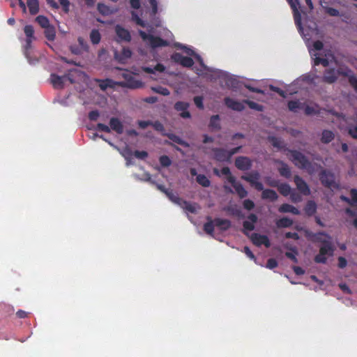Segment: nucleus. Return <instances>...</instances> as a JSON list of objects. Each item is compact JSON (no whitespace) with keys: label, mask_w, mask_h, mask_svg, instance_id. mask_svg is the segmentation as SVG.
<instances>
[{"label":"nucleus","mask_w":357,"mask_h":357,"mask_svg":"<svg viewBox=\"0 0 357 357\" xmlns=\"http://www.w3.org/2000/svg\"><path fill=\"white\" fill-rule=\"evenodd\" d=\"M96 82H99V86L101 90L105 91L108 87H111L112 79H106L105 80L96 79Z\"/></svg>","instance_id":"09e8293b"},{"label":"nucleus","mask_w":357,"mask_h":357,"mask_svg":"<svg viewBox=\"0 0 357 357\" xmlns=\"http://www.w3.org/2000/svg\"><path fill=\"white\" fill-rule=\"evenodd\" d=\"M288 151L290 153V159L296 167L307 170L309 174L314 172V165L305 155L296 150L289 149Z\"/></svg>","instance_id":"f257e3e1"},{"label":"nucleus","mask_w":357,"mask_h":357,"mask_svg":"<svg viewBox=\"0 0 357 357\" xmlns=\"http://www.w3.org/2000/svg\"><path fill=\"white\" fill-rule=\"evenodd\" d=\"M208 222L204 223V231L211 236H213L214 233V227L215 226L214 224V220H212L210 217L207 218Z\"/></svg>","instance_id":"c756f323"},{"label":"nucleus","mask_w":357,"mask_h":357,"mask_svg":"<svg viewBox=\"0 0 357 357\" xmlns=\"http://www.w3.org/2000/svg\"><path fill=\"white\" fill-rule=\"evenodd\" d=\"M234 163L236 167L241 171L249 170L252 166V160L247 156H238Z\"/></svg>","instance_id":"9d476101"},{"label":"nucleus","mask_w":357,"mask_h":357,"mask_svg":"<svg viewBox=\"0 0 357 357\" xmlns=\"http://www.w3.org/2000/svg\"><path fill=\"white\" fill-rule=\"evenodd\" d=\"M315 57L314 59V65L319 66L322 65L324 67H327L329 66V59L331 58L333 59H335L333 54L331 52L325 54V57H320L314 54Z\"/></svg>","instance_id":"6ab92c4d"},{"label":"nucleus","mask_w":357,"mask_h":357,"mask_svg":"<svg viewBox=\"0 0 357 357\" xmlns=\"http://www.w3.org/2000/svg\"><path fill=\"white\" fill-rule=\"evenodd\" d=\"M214 224L222 231H227L231 226L230 220L219 218H216L214 219Z\"/></svg>","instance_id":"5701e85b"},{"label":"nucleus","mask_w":357,"mask_h":357,"mask_svg":"<svg viewBox=\"0 0 357 357\" xmlns=\"http://www.w3.org/2000/svg\"><path fill=\"white\" fill-rule=\"evenodd\" d=\"M334 248L331 241L323 244L319 249V253L314 257V261L319 264H326L328 256L333 255Z\"/></svg>","instance_id":"39448f33"},{"label":"nucleus","mask_w":357,"mask_h":357,"mask_svg":"<svg viewBox=\"0 0 357 357\" xmlns=\"http://www.w3.org/2000/svg\"><path fill=\"white\" fill-rule=\"evenodd\" d=\"M149 3L151 7V15L154 16L158 13V2L156 0H149Z\"/></svg>","instance_id":"bf43d9fd"},{"label":"nucleus","mask_w":357,"mask_h":357,"mask_svg":"<svg viewBox=\"0 0 357 357\" xmlns=\"http://www.w3.org/2000/svg\"><path fill=\"white\" fill-rule=\"evenodd\" d=\"M97 9L98 12L104 16H107L114 13V11L112 9H111L109 6L102 3H98Z\"/></svg>","instance_id":"c85d7f7f"},{"label":"nucleus","mask_w":357,"mask_h":357,"mask_svg":"<svg viewBox=\"0 0 357 357\" xmlns=\"http://www.w3.org/2000/svg\"><path fill=\"white\" fill-rule=\"evenodd\" d=\"M220 176L222 175L227 176V180L229 183H234V180L236 179V178L231 174L230 169L228 167H224L220 170Z\"/></svg>","instance_id":"f704fd0d"},{"label":"nucleus","mask_w":357,"mask_h":357,"mask_svg":"<svg viewBox=\"0 0 357 357\" xmlns=\"http://www.w3.org/2000/svg\"><path fill=\"white\" fill-rule=\"evenodd\" d=\"M151 90L162 96H169L170 94V92L167 88L161 86L152 87Z\"/></svg>","instance_id":"de8ad7c7"},{"label":"nucleus","mask_w":357,"mask_h":357,"mask_svg":"<svg viewBox=\"0 0 357 357\" xmlns=\"http://www.w3.org/2000/svg\"><path fill=\"white\" fill-rule=\"evenodd\" d=\"M190 105L186 102L178 101L174 105V109L179 112H183L188 109Z\"/></svg>","instance_id":"49530a36"},{"label":"nucleus","mask_w":357,"mask_h":357,"mask_svg":"<svg viewBox=\"0 0 357 357\" xmlns=\"http://www.w3.org/2000/svg\"><path fill=\"white\" fill-rule=\"evenodd\" d=\"M287 1L293 10L295 24L298 26L301 27V15L298 10V6L300 5L299 1L298 0H287Z\"/></svg>","instance_id":"f3484780"},{"label":"nucleus","mask_w":357,"mask_h":357,"mask_svg":"<svg viewBox=\"0 0 357 357\" xmlns=\"http://www.w3.org/2000/svg\"><path fill=\"white\" fill-rule=\"evenodd\" d=\"M133 155L138 159L144 160L148 157V153L146 151H134Z\"/></svg>","instance_id":"4d7b16f0"},{"label":"nucleus","mask_w":357,"mask_h":357,"mask_svg":"<svg viewBox=\"0 0 357 357\" xmlns=\"http://www.w3.org/2000/svg\"><path fill=\"white\" fill-rule=\"evenodd\" d=\"M151 126L158 132H163L165 131L164 126L159 121L152 122Z\"/></svg>","instance_id":"13d9d810"},{"label":"nucleus","mask_w":357,"mask_h":357,"mask_svg":"<svg viewBox=\"0 0 357 357\" xmlns=\"http://www.w3.org/2000/svg\"><path fill=\"white\" fill-rule=\"evenodd\" d=\"M349 73H351V70L347 67H340L337 70L333 68H328L324 70L321 80L324 83L331 84L337 80L340 75L349 76Z\"/></svg>","instance_id":"f03ea898"},{"label":"nucleus","mask_w":357,"mask_h":357,"mask_svg":"<svg viewBox=\"0 0 357 357\" xmlns=\"http://www.w3.org/2000/svg\"><path fill=\"white\" fill-rule=\"evenodd\" d=\"M324 10H325V12L330 16L337 17V16L340 15L339 10H337L336 8H331V7H325Z\"/></svg>","instance_id":"864d4df0"},{"label":"nucleus","mask_w":357,"mask_h":357,"mask_svg":"<svg viewBox=\"0 0 357 357\" xmlns=\"http://www.w3.org/2000/svg\"><path fill=\"white\" fill-rule=\"evenodd\" d=\"M197 182L203 187L207 188L211 185L210 180L204 174H198L196 178Z\"/></svg>","instance_id":"4c0bfd02"},{"label":"nucleus","mask_w":357,"mask_h":357,"mask_svg":"<svg viewBox=\"0 0 357 357\" xmlns=\"http://www.w3.org/2000/svg\"><path fill=\"white\" fill-rule=\"evenodd\" d=\"M122 77L124 79V81L117 83V84L120 86L134 89H139L143 86V83L141 81L136 79L131 74L128 73H123Z\"/></svg>","instance_id":"423d86ee"},{"label":"nucleus","mask_w":357,"mask_h":357,"mask_svg":"<svg viewBox=\"0 0 357 357\" xmlns=\"http://www.w3.org/2000/svg\"><path fill=\"white\" fill-rule=\"evenodd\" d=\"M355 125H349L348 126V133L354 139H357V112L354 116Z\"/></svg>","instance_id":"c9c22d12"},{"label":"nucleus","mask_w":357,"mask_h":357,"mask_svg":"<svg viewBox=\"0 0 357 357\" xmlns=\"http://www.w3.org/2000/svg\"><path fill=\"white\" fill-rule=\"evenodd\" d=\"M261 198L271 202H275L278 199V195L277 192L271 189H265L261 190Z\"/></svg>","instance_id":"b1692460"},{"label":"nucleus","mask_w":357,"mask_h":357,"mask_svg":"<svg viewBox=\"0 0 357 357\" xmlns=\"http://www.w3.org/2000/svg\"><path fill=\"white\" fill-rule=\"evenodd\" d=\"M260 178V174L257 171H252L248 176H242L241 178L247 182H249L250 185L255 188V189L258 191L263 190L264 185L263 184L259 181Z\"/></svg>","instance_id":"6e6552de"},{"label":"nucleus","mask_w":357,"mask_h":357,"mask_svg":"<svg viewBox=\"0 0 357 357\" xmlns=\"http://www.w3.org/2000/svg\"><path fill=\"white\" fill-rule=\"evenodd\" d=\"M250 238L252 243L256 246L259 247L264 245L267 248L271 247V244L270 240L266 235L253 233L251 234Z\"/></svg>","instance_id":"1a4fd4ad"},{"label":"nucleus","mask_w":357,"mask_h":357,"mask_svg":"<svg viewBox=\"0 0 357 357\" xmlns=\"http://www.w3.org/2000/svg\"><path fill=\"white\" fill-rule=\"evenodd\" d=\"M334 134L332 131L324 130L322 132V135L321 138V141L324 144H328L331 142L334 139Z\"/></svg>","instance_id":"2f4dec72"},{"label":"nucleus","mask_w":357,"mask_h":357,"mask_svg":"<svg viewBox=\"0 0 357 357\" xmlns=\"http://www.w3.org/2000/svg\"><path fill=\"white\" fill-rule=\"evenodd\" d=\"M350 195L352 206L357 204V189L352 188L350 190Z\"/></svg>","instance_id":"774afa93"},{"label":"nucleus","mask_w":357,"mask_h":357,"mask_svg":"<svg viewBox=\"0 0 357 357\" xmlns=\"http://www.w3.org/2000/svg\"><path fill=\"white\" fill-rule=\"evenodd\" d=\"M248 219L249 220H245L243 222V229L246 231H252L255 229V224L257 222L258 218L255 214L251 213L248 216Z\"/></svg>","instance_id":"aec40b11"},{"label":"nucleus","mask_w":357,"mask_h":357,"mask_svg":"<svg viewBox=\"0 0 357 357\" xmlns=\"http://www.w3.org/2000/svg\"><path fill=\"white\" fill-rule=\"evenodd\" d=\"M45 37L49 40H54L56 36L55 29L52 26H49L47 28H45L44 31Z\"/></svg>","instance_id":"58836bf2"},{"label":"nucleus","mask_w":357,"mask_h":357,"mask_svg":"<svg viewBox=\"0 0 357 357\" xmlns=\"http://www.w3.org/2000/svg\"><path fill=\"white\" fill-rule=\"evenodd\" d=\"M132 20L136 22V24L142 27L146 26V23L135 13L132 14Z\"/></svg>","instance_id":"69168bd1"},{"label":"nucleus","mask_w":357,"mask_h":357,"mask_svg":"<svg viewBox=\"0 0 357 357\" xmlns=\"http://www.w3.org/2000/svg\"><path fill=\"white\" fill-rule=\"evenodd\" d=\"M293 225V220L287 217H284L279 219L276 222V225L278 228H287Z\"/></svg>","instance_id":"7c9ffc66"},{"label":"nucleus","mask_w":357,"mask_h":357,"mask_svg":"<svg viewBox=\"0 0 357 357\" xmlns=\"http://www.w3.org/2000/svg\"><path fill=\"white\" fill-rule=\"evenodd\" d=\"M115 33L117 36L116 41L121 42H130L131 40V35L128 29H126L122 26L117 24L115 26Z\"/></svg>","instance_id":"9b49d317"},{"label":"nucleus","mask_w":357,"mask_h":357,"mask_svg":"<svg viewBox=\"0 0 357 357\" xmlns=\"http://www.w3.org/2000/svg\"><path fill=\"white\" fill-rule=\"evenodd\" d=\"M288 108L290 111L296 112L298 109L303 108V104L298 100H290L288 102Z\"/></svg>","instance_id":"a19ab883"},{"label":"nucleus","mask_w":357,"mask_h":357,"mask_svg":"<svg viewBox=\"0 0 357 357\" xmlns=\"http://www.w3.org/2000/svg\"><path fill=\"white\" fill-rule=\"evenodd\" d=\"M50 82L54 89H63L64 87V77L52 73L50 75Z\"/></svg>","instance_id":"412c9836"},{"label":"nucleus","mask_w":357,"mask_h":357,"mask_svg":"<svg viewBox=\"0 0 357 357\" xmlns=\"http://www.w3.org/2000/svg\"><path fill=\"white\" fill-rule=\"evenodd\" d=\"M303 109H304L305 114L306 115H312L318 114V111H317L314 107H311L310 105H305L303 104Z\"/></svg>","instance_id":"5fc2aeb1"},{"label":"nucleus","mask_w":357,"mask_h":357,"mask_svg":"<svg viewBox=\"0 0 357 357\" xmlns=\"http://www.w3.org/2000/svg\"><path fill=\"white\" fill-rule=\"evenodd\" d=\"M294 181L296 185L298 190L304 195H309L310 190L307 183L298 175H296Z\"/></svg>","instance_id":"ddd939ff"},{"label":"nucleus","mask_w":357,"mask_h":357,"mask_svg":"<svg viewBox=\"0 0 357 357\" xmlns=\"http://www.w3.org/2000/svg\"><path fill=\"white\" fill-rule=\"evenodd\" d=\"M24 32L26 38L34 39V29L32 25H26L24 28Z\"/></svg>","instance_id":"8fccbe9b"},{"label":"nucleus","mask_w":357,"mask_h":357,"mask_svg":"<svg viewBox=\"0 0 357 357\" xmlns=\"http://www.w3.org/2000/svg\"><path fill=\"white\" fill-rule=\"evenodd\" d=\"M62 7L63 10L68 13L70 10V1L68 0H58Z\"/></svg>","instance_id":"e2e57ef3"},{"label":"nucleus","mask_w":357,"mask_h":357,"mask_svg":"<svg viewBox=\"0 0 357 357\" xmlns=\"http://www.w3.org/2000/svg\"><path fill=\"white\" fill-rule=\"evenodd\" d=\"M171 58L172 61L181 64L183 67L190 68L194 64V61L192 58L185 56L181 53L176 52L172 55Z\"/></svg>","instance_id":"f8f14e48"},{"label":"nucleus","mask_w":357,"mask_h":357,"mask_svg":"<svg viewBox=\"0 0 357 357\" xmlns=\"http://www.w3.org/2000/svg\"><path fill=\"white\" fill-rule=\"evenodd\" d=\"M166 196L173 203L177 204L186 211L190 212L192 213H195L196 212V208L192 204L179 197L177 193L173 192L172 190H169V192L166 194Z\"/></svg>","instance_id":"7ed1b4c3"},{"label":"nucleus","mask_w":357,"mask_h":357,"mask_svg":"<svg viewBox=\"0 0 357 357\" xmlns=\"http://www.w3.org/2000/svg\"><path fill=\"white\" fill-rule=\"evenodd\" d=\"M231 185L234 187V188L235 189L237 195H238V197L241 198V199H243L245 197H247L248 195V192L247 190L244 188V187L243 186V185L238 182H237L236 181V179L234 180V183H231Z\"/></svg>","instance_id":"bb28decb"},{"label":"nucleus","mask_w":357,"mask_h":357,"mask_svg":"<svg viewBox=\"0 0 357 357\" xmlns=\"http://www.w3.org/2000/svg\"><path fill=\"white\" fill-rule=\"evenodd\" d=\"M224 102L228 108L234 111L241 112L245 109L243 102H239L229 97L225 98Z\"/></svg>","instance_id":"dca6fc26"},{"label":"nucleus","mask_w":357,"mask_h":357,"mask_svg":"<svg viewBox=\"0 0 357 357\" xmlns=\"http://www.w3.org/2000/svg\"><path fill=\"white\" fill-rule=\"evenodd\" d=\"M209 127L216 130H219L221 128L220 124V116L218 114L213 115L211 117Z\"/></svg>","instance_id":"72a5a7b5"},{"label":"nucleus","mask_w":357,"mask_h":357,"mask_svg":"<svg viewBox=\"0 0 357 357\" xmlns=\"http://www.w3.org/2000/svg\"><path fill=\"white\" fill-rule=\"evenodd\" d=\"M351 73H349V76H347L349 79V82L350 85L354 88V89L357 92V77L354 75H351Z\"/></svg>","instance_id":"3c124183"},{"label":"nucleus","mask_w":357,"mask_h":357,"mask_svg":"<svg viewBox=\"0 0 357 357\" xmlns=\"http://www.w3.org/2000/svg\"><path fill=\"white\" fill-rule=\"evenodd\" d=\"M313 242L321 243L322 245L331 241V236L324 231L311 233L308 235Z\"/></svg>","instance_id":"2eb2a0df"},{"label":"nucleus","mask_w":357,"mask_h":357,"mask_svg":"<svg viewBox=\"0 0 357 357\" xmlns=\"http://www.w3.org/2000/svg\"><path fill=\"white\" fill-rule=\"evenodd\" d=\"M169 139L172 141H173L174 142L178 144H180V145H183L184 144V141L178 136L174 135V134H169L167 135Z\"/></svg>","instance_id":"6e6d98bb"},{"label":"nucleus","mask_w":357,"mask_h":357,"mask_svg":"<svg viewBox=\"0 0 357 357\" xmlns=\"http://www.w3.org/2000/svg\"><path fill=\"white\" fill-rule=\"evenodd\" d=\"M90 39L93 45H97L100 43L101 36L98 30L93 29L90 33Z\"/></svg>","instance_id":"79ce46f5"},{"label":"nucleus","mask_w":357,"mask_h":357,"mask_svg":"<svg viewBox=\"0 0 357 357\" xmlns=\"http://www.w3.org/2000/svg\"><path fill=\"white\" fill-rule=\"evenodd\" d=\"M195 105L200 109H204L203 98L202 96H195L193 99Z\"/></svg>","instance_id":"338daca9"},{"label":"nucleus","mask_w":357,"mask_h":357,"mask_svg":"<svg viewBox=\"0 0 357 357\" xmlns=\"http://www.w3.org/2000/svg\"><path fill=\"white\" fill-rule=\"evenodd\" d=\"M291 252H287L285 253V256L291 259L294 263H298V259L296 258V255H298L297 249L295 247L290 248Z\"/></svg>","instance_id":"a18cd8bd"},{"label":"nucleus","mask_w":357,"mask_h":357,"mask_svg":"<svg viewBox=\"0 0 357 357\" xmlns=\"http://www.w3.org/2000/svg\"><path fill=\"white\" fill-rule=\"evenodd\" d=\"M243 102L247 104L250 109L257 110L258 112H262L264 110V106L259 105L254 101H251L249 100H244Z\"/></svg>","instance_id":"c03bdc74"},{"label":"nucleus","mask_w":357,"mask_h":357,"mask_svg":"<svg viewBox=\"0 0 357 357\" xmlns=\"http://www.w3.org/2000/svg\"><path fill=\"white\" fill-rule=\"evenodd\" d=\"M317 204L312 200H309L305 206L304 211L307 216L311 217L317 212Z\"/></svg>","instance_id":"a878e982"},{"label":"nucleus","mask_w":357,"mask_h":357,"mask_svg":"<svg viewBox=\"0 0 357 357\" xmlns=\"http://www.w3.org/2000/svg\"><path fill=\"white\" fill-rule=\"evenodd\" d=\"M110 130H112L118 134L123 132V125L122 122L116 117H112L109 120Z\"/></svg>","instance_id":"a211bd4d"},{"label":"nucleus","mask_w":357,"mask_h":357,"mask_svg":"<svg viewBox=\"0 0 357 357\" xmlns=\"http://www.w3.org/2000/svg\"><path fill=\"white\" fill-rule=\"evenodd\" d=\"M139 34L142 39L144 41H149L150 46L152 48L159 47H167L169 45V42L158 36H154L151 34H148L144 31L139 30Z\"/></svg>","instance_id":"20e7f679"},{"label":"nucleus","mask_w":357,"mask_h":357,"mask_svg":"<svg viewBox=\"0 0 357 357\" xmlns=\"http://www.w3.org/2000/svg\"><path fill=\"white\" fill-rule=\"evenodd\" d=\"M26 5L31 15H36L39 12L38 0H27Z\"/></svg>","instance_id":"cd10ccee"},{"label":"nucleus","mask_w":357,"mask_h":357,"mask_svg":"<svg viewBox=\"0 0 357 357\" xmlns=\"http://www.w3.org/2000/svg\"><path fill=\"white\" fill-rule=\"evenodd\" d=\"M278 211L280 213H291L294 215H299L300 211L294 207V206L289 204H282L280 207Z\"/></svg>","instance_id":"393cba45"},{"label":"nucleus","mask_w":357,"mask_h":357,"mask_svg":"<svg viewBox=\"0 0 357 357\" xmlns=\"http://www.w3.org/2000/svg\"><path fill=\"white\" fill-rule=\"evenodd\" d=\"M33 39L26 38V44L24 45V54L28 59L30 63H33V61L30 56V49L31 47V43Z\"/></svg>","instance_id":"473e14b6"},{"label":"nucleus","mask_w":357,"mask_h":357,"mask_svg":"<svg viewBox=\"0 0 357 357\" xmlns=\"http://www.w3.org/2000/svg\"><path fill=\"white\" fill-rule=\"evenodd\" d=\"M270 89L272 91H274V92L277 93L278 94H279L281 97L286 98V92L284 91H283L282 89H281L280 88L271 85Z\"/></svg>","instance_id":"0e129e2a"},{"label":"nucleus","mask_w":357,"mask_h":357,"mask_svg":"<svg viewBox=\"0 0 357 357\" xmlns=\"http://www.w3.org/2000/svg\"><path fill=\"white\" fill-rule=\"evenodd\" d=\"M37 23L43 28H47L50 26L48 18L44 15H38L36 18Z\"/></svg>","instance_id":"37998d69"},{"label":"nucleus","mask_w":357,"mask_h":357,"mask_svg":"<svg viewBox=\"0 0 357 357\" xmlns=\"http://www.w3.org/2000/svg\"><path fill=\"white\" fill-rule=\"evenodd\" d=\"M319 180L324 187L328 188H337L335 181V176L330 171L322 169L319 174Z\"/></svg>","instance_id":"0eeeda50"},{"label":"nucleus","mask_w":357,"mask_h":357,"mask_svg":"<svg viewBox=\"0 0 357 357\" xmlns=\"http://www.w3.org/2000/svg\"><path fill=\"white\" fill-rule=\"evenodd\" d=\"M278 189L280 193L284 197H287L291 194V188L287 183L279 184Z\"/></svg>","instance_id":"ea45409f"},{"label":"nucleus","mask_w":357,"mask_h":357,"mask_svg":"<svg viewBox=\"0 0 357 357\" xmlns=\"http://www.w3.org/2000/svg\"><path fill=\"white\" fill-rule=\"evenodd\" d=\"M244 208L250 211L254 208L255 207V203L251 199H245L243 203Z\"/></svg>","instance_id":"052dcab7"},{"label":"nucleus","mask_w":357,"mask_h":357,"mask_svg":"<svg viewBox=\"0 0 357 357\" xmlns=\"http://www.w3.org/2000/svg\"><path fill=\"white\" fill-rule=\"evenodd\" d=\"M114 56L121 63H124L128 59L131 57L132 52L129 48L123 47L120 53L116 52Z\"/></svg>","instance_id":"4be33fe9"},{"label":"nucleus","mask_w":357,"mask_h":357,"mask_svg":"<svg viewBox=\"0 0 357 357\" xmlns=\"http://www.w3.org/2000/svg\"><path fill=\"white\" fill-rule=\"evenodd\" d=\"M281 164L282 166L278 169L280 174L287 178H289L291 176V169L289 167L282 162Z\"/></svg>","instance_id":"e433bc0d"},{"label":"nucleus","mask_w":357,"mask_h":357,"mask_svg":"<svg viewBox=\"0 0 357 357\" xmlns=\"http://www.w3.org/2000/svg\"><path fill=\"white\" fill-rule=\"evenodd\" d=\"M159 162L160 164L165 167H169L172 163L170 158L167 155L160 156L159 158Z\"/></svg>","instance_id":"603ef678"},{"label":"nucleus","mask_w":357,"mask_h":357,"mask_svg":"<svg viewBox=\"0 0 357 357\" xmlns=\"http://www.w3.org/2000/svg\"><path fill=\"white\" fill-rule=\"evenodd\" d=\"M278 265L277 260L274 258L268 259L266 263V267L269 269H273Z\"/></svg>","instance_id":"680f3d73"},{"label":"nucleus","mask_w":357,"mask_h":357,"mask_svg":"<svg viewBox=\"0 0 357 357\" xmlns=\"http://www.w3.org/2000/svg\"><path fill=\"white\" fill-rule=\"evenodd\" d=\"M214 158L219 162H229L231 160L229 151L222 148H215L213 149Z\"/></svg>","instance_id":"4468645a"}]
</instances>
